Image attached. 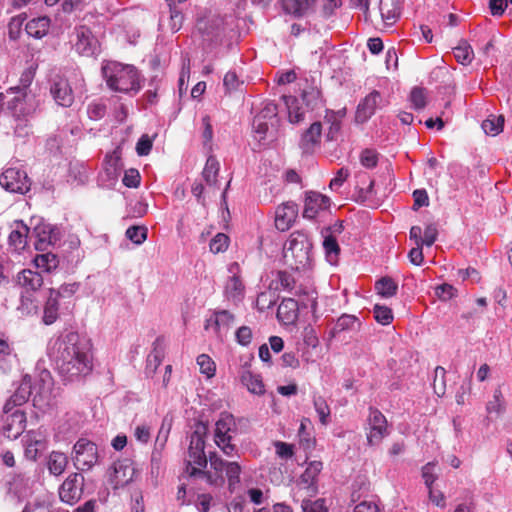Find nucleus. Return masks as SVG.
<instances>
[{"mask_svg":"<svg viewBox=\"0 0 512 512\" xmlns=\"http://www.w3.org/2000/svg\"><path fill=\"white\" fill-rule=\"evenodd\" d=\"M503 116H492L482 122V129L487 135L496 136L503 130Z\"/></svg>","mask_w":512,"mask_h":512,"instance_id":"43","label":"nucleus"},{"mask_svg":"<svg viewBox=\"0 0 512 512\" xmlns=\"http://www.w3.org/2000/svg\"><path fill=\"white\" fill-rule=\"evenodd\" d=\"M140 174L136 169H129L123 177V184L129 188H137L140 184Z\"/></svg>","mask_w":512,"mask_h":512,"instance_id":"60","label":"nucleus"},{"mask_svg":"<svg viewBox=\"0 0 512 512\" xmlns=\"http://www.w3.org/2000/svg\"><path fill=\"white\" fill-rule=\"evenodd\" d=\"M219 168L220 165L217 159L214 156L208 157L202 175L209 186L216 185Z\"/></svg>","mask_w":512,"mask_h":512,"instance_id":"39","label":"nucleus"},{"mask_svg":"<svg viewBox=\"0 0 512 512\" xmlns=\"http://www.w3.org/2000/svg\"><path fill=\"white\" fill-rule=\"evenodd\" d=\"M297 215L296 205L286 203L276 209L275 225L281 231L288 230Z\"/></svg>","mask_w":512,"mask_h":512,"instance_id":"26","label":"nucleus"},{"mask_svg":"<svg viewBox=\"0 0 512 512\" xmlns=\"http://www.w3.org/2000/svg\"><path fill=\"white\" fill-rule=\"evenodd\" d=\"M33 396L32 379L29 375H25L11 397L4 405V412L8 414L14 407L21 406L26 403L29 398Z\"/></svg>","mask_w":512,"mask_h":512,"instance_id":"19","label":"nucleus"},{"mask_svg":"<svg viewBox=\"0 0 512 512\" xmlns=\"http://www.w3.org/2000/svg\"><path fill=\"white\" fill-rule=\"evenodd\" d=\"M240 378L242 384L247 387L249 392L256 395L264 394L265 387L259 375H255L249 370H243Z\"/></svg>","mask_w":512,"mask_h":512,"instance_id":"33","label":"nucleus"},{"mask_svg":"<svg viewBox=\"0 0 512 512\" xmlns=\"http://www.w3.org/2000/svg\"><path fill=\"white\" fill-rule=\"evenodd\" d=\"M373 313L375 320L382 325H388L393 320L392 310L387 306L376 304L373 308Z\"/></svg>","mask_w":512,"mask_h":512,"instance_id":"48","label":"nucleus"},{"mask_svg":"<svg viewBox=\"0 0 512 512\" xmlns=\"http://www.w3.org/2000/svg\"><path fill=\"white\" fill-rule=\"evenodd\" d=\"M367 422V442L370 446L377 445L389 434L387 420L378 409L370 408Z\"/></svg>","mask_w":512,"mask_h":512,"instance_id":"12","label":"nucleus"},{"mask_svg":"<svg viewBox=\"0 0 512 512\" xmlns=\"http://www.w3.org/2000/svg\"><path fill=\"white\" fill-rule=\"evenodd\" d=\"M302 99L306 106L313 110L321 103V92L315 87H310L303 91Z\"/></svg>","mask_w":512,"mask_h":512,"instance_id":"46","label":"nucleus"},{"mask_svg":"<svg viewBox=\"0 0 512 512\" xmlns=\"http://www.w3.org/2000/svg\"><path fill=\"white\" fill-rule=\"evenodd\" d=\"M209 463L211 469L215 471L213 476L221 475L224 478L223 472H225L228 481V489L230 492H234L240 483L241 466L235 461L223 460L215 452L209 454Z\"/></svg>","mask_w":512,"mask_h":512,"instance_id":"7","label":"nucleus"},{"mask_svg":"<svg viewBox=\"0 0 512 512\" xmlns=\"http://www.w3.org/2000/svg\"><path fill=\"white\" fill-rule=\"evenodd\" d=\"M78 287L77 283L63 284L59 289H55V294L60 300L69 299L76 293Z\"/></svg>","mask_w":512,"mask_h":512,"instance_id":"61","label":"nucleus"},{"mask_svg":"<svg viewBox=\"0 0 512 512\" xmlns=\"http://www.w3.org/2000/svg\"><path fill=\"white\" fill-rule=\"evenodd\" d=\"M375 289L380 296L390 298L396 295L398 284L390 277H382L376 281Z\"/></svg>","mask_w":512,"mask_h":512,"instance_id":"38","label":"nucleus"},{"mask_svg":"<svg viewBox=\"0 0 512 512\" xmlns=\"http://www.w3.org/2000/svg\"><path fill=\"white\" fill-rule=\"evenodd\" d=\"M453 53L456 60L462 65L470 64L474 56L472 47L466 41H462L455 47Z\"/></svg>","mask_w":512,"mask_h":512,"instance_id":"41","label":"nucleus"},{"mask_svg":"<svg viewBox=\"0 0 512 512\" xmlns=\"http://www.w3.org/2000/svg\"><path fill=\"white\" fill-rule=\"evenodd\" d=\"M237 426L233 415L222 413L215 423L214 441L226 456H233L236 446L231 443L236 434Z\"/></svg>","mask_w":512,"mask_h":512,"instance_id":"5","label":"nucleus"},{"mask_svg":"<svg viewBox=\"0 0 512 512\" xmlns=\"http://www.w3.org/2000/svg\"><path fill=\"white\" fill-rule=\"evenodd\" d=\"M445 373H446V371L443 367L438 366L435 368V377H434V381H433V388H434V392L439 397H441L445 394V389H446L445 381H444Z\"/></svg>","mask_w":512,"mask_h":512,"instance_id":"53","label":"nucleus"},{"mask_svg":"<svg viewBox=\"0 0 512 512\" xmlns=\"http://www.w3.org/2000/svg\"><path fill=\"white\" fill-rule=\"evenodd\" d=\"M34 262L37 268L43 269L46 272H50L51 270L57 268L59 263L56 255L52 253L37 255L34 259Z\"/></svg>","mask_w":512,"mask_h":512,"instance_id":"44","label":"nucleus"},{"mask_svg":"<svg viewBox=\"0 0 512 512\" xmlns=\"http://www.w3.org/2000/svg\"><path fill=\"white\" fill-rule=\"evenodd\" d=\"M436 464L428 462L422 467V478L427 488H431L433 483L437 480L438 476L435 473Z\"/></svg>","mask_w":512,"mask_h":512,"instance_id":"55","label":"nucleus"},{"mask_svg":"<svg viewBox=\"0 0 512 512\" xmlns=\"http://www.w3.org/2000/svg\"><path fill=\"white\" fill-rule=\"evenodd\" d=\"M313 404L315 411L319 416V421L321 424L327 425L330 418V408L326 400L322 396L314 397Z\"/></svg>","mask_w":512,"mask_h":512,"instance_id":"45","label":"nucleus"},{"mask_svg":"<svg viewBox=\"0 0 512 512\" xmlns=\"http://www.w3.org/2000/svg\"><path fill=\"white\" fill-rule=\"evenodd\" d=\"M33 234L37 238L35 242V248L37 250H45L48 245L56 241L54 230L50 224L45 222H39L33 228Z\"/></svg>","mask_w":512,"mask_h":512,"instance_id":"27","label":"nucleus"},{"mask_svg":"<svg viewBox=\"0 0 512 512\" xmlns=\"http://www.w3.org/2000/svg\"><path fill=\"white\" fill-rule=\"evenodd\" d=\"M323 247L328 257H337L340 252V247L336 238L332 235H328L325 237L323 241Z\"/></svg>","mask_w":512,"mask_h":512,"instance_id":"58","label":"nucleus"},{"mask_svg":"<svg viewBox=\"0 0 512 512\" xmlns=\"http://www.w3.org/2000/svg\"><path fill=\"white\" fill-rule=\"evenodd\" d=\"M353 512H380V508L376 502L364 500L354 507Z\"/></svg>","mask_w":512,"mask_h":512,"instance_id":"64","label":"nucleus"},{"mask_svg":"<svg viewBox=\"0 0 512 512\" xmlns=\"http://www.w3.org/2000/svg\"><path fill=\"white\" fill-rule=\"evenodd\" d=\"M87 112H88L90 119H93V120L101 119L106 114V106L103 103L94 102L88 106Z\"/></svg>","mask_w":512,"mask_h":512,"instance_id":"63","label":"nucleus"},{"mask_svg":"<svg viewBox=\"0 0 512 512\" xmlns=\"http://www.w3.org/2000/svg\"><path fill=\"white\" fill-rule=\"evenodd\" d=\"M170 9V28L176 32L181 28L183 22V14L176 8L174 0H166Z\"/></svg>","mask_w":512,"mask_h":512,"instance_id":"49","label":"nucleus"},{"mask_svg":"<svg viewBox=\"0 0 512 512\" xmlns=\"http://www.w3.org/2000/svg\"><path fill=\"white\" fill-rule=\"evenodd\" d=\"M244 294V286L240 278L236 275L231 276L225 285L226 297L234 303L239 302Z\"/></svg>","mask_w":512,"mask_h":512,"instance_id":"36","label":"nucleus"},{"mask_svg":"<svg viewBox=\"0 0 512 512\" xmlns=\"http://www.w3.org/2000/svg\"><path fill=\"white\" fill-rule=\"evenodd\" d=\"M330 198L319 192L310 191L306 193L303 216L313 219L320 211L330 207Z\"/></svg>","mask_w":512,"mask_h":512,"instance_id":"21","label":"nucleus"},{"mask_svg":"<svg viewBox=\"0 0 512 512\" xmlns=\"http://www.w3.org/2000/svg\"><path fill=\"white\" fill-rule=\"evenodd\" d=\"M29 227L23 221H16L13 230L9 235V244L16 251L23 250L27 245Z\"/></svg>","mask_w":512,"mask_h":512,"instance_id":"29","label":"nucleus"},{"mask_svg":"<svg viewBox=\"0 0 512 512\" xmlns=\"http://www.w3.org/2000/svg\"><path fill=\"white\" fill-rule=\"evenodd\" d=\"M278 123L277 105L272 102L266 103L252 122L255 138L258 141L264 140L269 132L277 128Z\"/></svg>","mask_w":512,"mask_h":512,"instance_id":"6","label":"nucleus"},{"mask_svg":"<svg viewBox=\"0 0 512 512\" xmlns=\"http://www.w3.org/2000/svg\"><path fill=\"white\" fill-rule=\"evenodd\" d=\"M206 430L205 425H199L191 434L185 472L189 477L203 479L211 486H222L225 478L221 475L213 476L211 472L204 470L209 459L204 451Z\"/></svg>","mask_w":512,"mask_h":512,"instance_id":"2","label":"nucleus"},{"mask_svg":"<svg viewBox=\"0 0 512 512\" xmlns=\"http://www.w3.org/2000/svg\"><path fill=\"white\" fill-rule=\"evenodd\" d=\"M32 80H33L32 72L29 70L24 71L20 78V85L10 88L8 90V93L12 92L15 94H22L23 92H27V89L31 85Z\"/></svg>","mask_w":512,"mask_h":512,"instance_id":"56","label":"nucleus"},{"mask_svg":"<svg viewBox=\"0 0 512 512\" xmlns=\"http://www.w3.org/2000/svg\"><path fill=\"white\" fill-rule=\"evenodd\" d=\"M17 283L23 293L30 294L38 291L44 283L42 275L31 269H24L17 275Z\"/></svg>","mask_w":512,"mask_h":512,"instance_id":"22","label":"nucleus"},{"mask_svg":"<svg viewBox=\"0 0 512 512\" xmlns=\"http://www.w3.org/2000/svg\"><path fill=\"white\" fill-rule=\"evenodd\" d=\"M505 401L503 398L500 387L496 388L493 393V400H490L486 405V410L489 414L496 413L501 415L505 412Z\"/></svg>","mask_w":512,"mask_h":512,"instance_id":"42","label":"nucleus"},{"mask_svg":"<svg viewBox=\"0 0 512 512\" xmlns=\"http://www.w3.org/2000/svg\"><path fill=\"white\" fill-rule=\"evenodd\" d=\"M50 19L47 17H39L30 20L26 24V32L34 38H42L49 30Z\"/></svg>","mask_w":512,"mask_h":512,"instance_id":"35","label":"nucleus"},{"mask_svg":"<svg viewBox=\"0 0 512 512\" xmlns=\"http://www.w3.org/2000/svg\"><path fill=\"white\" fill-rule=\"evenodd\" d=\"M197 364L201 373L205 374L208 378L214 376L216 371L215 363L207 354L199 355L197 357Z\"/></svg>","mask_w":512,"mask_h":512,"instance_id":"50","label":"nucleus"},{"mask_svg":"<svg viewBox=\"0 0 512 512\" xmlns=\"http://www.w3.org/2000/svg\"><path fill=\"white\" fill-rule=\"evenodd\" d=\"M228 242H229V238L227 235H225L223 233H218L210 241V244H209L210 251L214 254L224 252L228 248Z\"/></svg>","mask_w":512,"mask_h":512,"instance_id":"52","label":"nucleus"},{"mask_svg":"<svg viewBox=\"0 0 512 512\" xmlns=\"http://www.w3.org/2000/svg\"><path fill=\"white\" fill-rule=\"evenodd\" d=\"M74 47L76 51L85 56L95 54L98 47V40L93 36L91 30L86 26H80L75 29Z\"/></svg>","mask_w":512,"mask_h":512,"instance_id":"18","label":"nucleus"},{"mask_svg":"<svg viewBox=\"0 0 512 512\" xmlns=\"http://www.w3.org/2000/svg\"><path fill=\"white\" fill-rule=\"evenodd\" d=\"M323 468L321 461H312L308 464L305 471L300 477V482L306 485V488L311 490L312 493L317 492L316 481Z\"/></svg>","mask_w":512,"mask_h":512,"instance_id":"31","label":"nucleus"},{"mask_svg":"<svg viewBox=\"0 0 512 512\" xmlns=\"http://www.w3.org/2000/svg\"><path fill=\"white\" fill-rule=\"evenodd\" d=\"M0 185L11 193L24 194L30 189L27 173L19 168H7L0 175Z\"/></svg>","mask_w":512,"mask_h":512,"instance_id":"11","label":"nucleus"},{"mask_svg":"<svg viewBox=\"0 0 512 512\" xmlns=\"http://www.w3.org/2000/svg\"><path fill=\"white\" fill-rule=\"evenodd\" d=\"M379 12L385 26H393L401 15L399 0H380Z\"/></svg>","mask_w":512,"mask_h":512,"instance_id":"24","label":"nucleus"},{"mask_svg":"<svg viewBox=\"0 0 512 512\" xmlns=\"http://www.w3.org/2000/svg\"><path fill=\"white\" fill-rule=\"evenodd\" d=\"M68 464V458L67 456L58 451H53L50 453L47 461V467L50 472V474L59 476L61 475Z\"/></svg>","mask_w":512,"mask_h":512,"instance_id":"34","label":"nucleus"},{"mask_svg":"<svg viewBox=\"0 0 512 512\" xmlns=\"http://www.w3.org/2000/svg\"><path fill=\"white\" fill-rule=\"evenodd\" d=\"M159 346H160V339H157L154 342L153 351L149 354V356L147 358L148 367H152L154 371L161 364L162 359H163V350Z\"/></svg>","mask_w":512,"mask_h":512,"instance_id":"54","label":"nucleus"},{"mask_svg":"<svg viewBox=\"0 0 512 512\" xmlns=\"http://www.w3.org/2000/svg\"><path fill=\"white\" fill-rule=\"evenodd\" d=\"M312 243L307 234L295 231L290 234L284 246V260L294 270L306 268L310 264Z\"/></svg>","mask_w":512,"mask_h":512,"instance_id":"4","label":"nucleus"},{"mask_svg":"<svg viewBox=\"0 0 512 512\" xmlns=\"http://www.w3.org/2000/svg\"><path fill=\"white\" fill-rule=\"evenodd\" d=\"M299 305L293 298L283 299L277 309V318L285 325L294 324L298 318Z\"/></svg>","mask_w":512,"mask_h":512,"instance_id":"25","label":"nucleus"},{"mask_svg":"<svg viewBox=\"0 0 512 512\" xmlns=\"http://www.w3.org/2000/svg\"><path fill=\"white\" fill-rule=\"evenodd\" d=\"M302 512H328L324 499H304L301 503Z\"/></svg>","mask_w":512,"mask_h":512,"instance_id":"51","label":"nucleus"},{"mask_svg":"<svg viewBox=\"0 0 512 512\" xmlns=\"http://www.w3.org/2000/svg\"><path fill=\"white\" fill-rule=\"evenodd\" d=\"M74 465L79 470H89L98 461V449L95 443L80 438L73 447Z\"/></svg>","mask_w":512,"mask_h":512,"instance_id":"8","label":"nucleus"},{"mask_svg":"<svg viewBox=\"0 0 512 512\" xmlns=\"http://www.w3.org/2000/svg\"><path fill=\"white\" fill-rule=\"evenodd\" d=\"M102 73L107 86L115 92L136 94L142 87L140 73L133 65L108 62Z\"/></svg>","mask_w":512,"mask_h":512,"instance_id":"3","label":"nucleus"},{"mask_svg":"<svg viewBox=\"0 0 512 512\" xmlns=\"http://www.w3.org/2000/svg\"><path fill=\"white\" fill-rule=\"evenodd\" d=\"M410 101L415 109H423L426 105V94L424 89L415 87L410 93Z\"/></svg>","mask_w":512,"mask_h":512,"instance_id":"57","label":"nucleus"},{"mask_svg":"<svg viewBox=\"0 0 512 512\" xmlns=\"http://www.w3.org/2000/svg\"><path fill=\"white\" fill-rule=\"evenodd\" d=\"M136 469L129 459H123L114 462L109 472V480L113 489L117 490L125 487L133 481Z\"/></svg>","mask_w":512,"mask_h":512,"instance_id":"13","label":"nucleus"},{"mask_svg":"<svg viewBox=\"0 0 512 512\" xmlns=\"http://www.w3.org/2000/svg\"><path fill=\"white\" fill-rule=\"evenodd\" d=\"M152 149V140L148 135H142L136 144V152L139 156H146Z\"/></svg>","mask_w":512,"mask_h":512,"instance_id":"62","label":"nucleus"},{"mask_svg":"<svg viewBox=\"0 0 512 512\" xmlns=\"http://www.w3.org/2000/svg\"><path fill=\"white\" fill-rule=\"evenodd\" d=\"M59 305L60 299L55 294V289L51 288L44 306L43 321L46 325H51L58 319Z\"/></svg>","mask_w":512,"mask_h":512,"instance_id":"32","label":"nucleus"},{"mask_svg":"<svg viewBox=\"0 0 512 512\" xmlns=\"http://www.w3.org/2000/svg\"><path fill=\"white\" fill-rule=\"evenodd\" d=\"M359 325L360 323L357 317H355L354 315L343 314L337 319L332 332L334 335H336L343 331L354 330L356 326Z\"/></svg>","mask_w":512,"mask_h":512,"instance_id":"40","label":"nucleus"},{"mask_svg":"<svg viewBox=\"0 0 512 512\" xmlns=\"http://www.w3.org/2000/svg\"><path fill=\"white\" fill-rule=\"evenodd\" d=\"M84 485V477L79 473L70 474L62 483L59 489V497L61 501L73 505L82 496Z\"/></svg>","mask_w":512,"mask_h":512,"instance_id":"15","label":"nucleus"},{"mask_svg":"<svg viewBox=\"0 0 512 512\" xmlns=\"http://www.w3.org/2000/svg\"><path fill=\"white\" fill-rule=\"evenodd\" d=\"M23 443L26 459L36 461L39 454L47 447V437L40 430H32L23 437Z\"/></svg>","mask_w":512,"mask_h":512,"instance_id":"17","label":"nucleus"},{"mask_svg":"<svg viewBox=\"0 0 512 512\" xmlns=\"http://www.w3.org/2000/svg\"><path fill=\"white\" fill-rule=\"evenodd\" d=\"M388 105V100L382 94L373 90L366 95L358 104L355 119L358 123L368 121L378 109H382Z\"/></svg>","mask_w":512,"mask_h":512,"instance_id":"10","label":"nucleus"},{"mask_svg":"<svg viewBox=\"0 0 512 512\" xmlns=\"http://www.w3.org/2000/svg\"><path fill=\"white\" fill-rule=\"evenodd\" d=\"M322 132V125L320 122H314L303 133L300 141V147L304 152H310L313 147L319 143Z\"/></svg>","mask_w":512,"mask_h":512,"instance_id":"30","label":"nucleus"},{"mask_svg":"<svg viewBox=\"0 0 512 512\" xmlns=\"http://www.w3.org/2000/svg\"><path fill=\"white\" fill-rule=\"evenodd\" d=\"M50 93L59 106L70 107L74 102L73 88L64 76L56 75L52 79Z\"/></svg>","mask_w":512,"mask_h":512,"instance_id":"16","label":"nucleus"},{"mask_svg":"<svg viewBox=\"0 0 512 512\" xmlns=\"http://www.w3.org/2000/svg\"><path fill=\"white\" fill-rule=\"evenodd\" d=\"M360 162L366 168H374L378 162V155L374 150L365 149L360 155Z\"/></svg>","mask_w":512,"mask_h":512,"instance_id":"59","label":"nucleus"},{"mask_svg":"<svg viewBox=\"0 0 512 512\" xmlns=\"http://www.w3.org/2000/svg\"><path fill=\"white\" fill-rule=\"evenodd\" d=\"M26 415L24 411L16 409L7 415L3 424V434L9 439H17L25 430Z\"/></svg>","mask_w":512,"mask_h":512,"instance_id":"20","label":"nucleus"},{"mask_svg":"<svg viewBox=\"0 0 512 512\" xmlns=\"http://www.w3.org/2000/svg\"><path fill=\"white\" fill-rule=\"evenodd\" d=\"M33 389V402L35 406L40 408L52 405L53 401V379L51 373L43 369L38 373V376L32 384Z\"/></svg>","mask_w":512,"mask_h":512,"instance_id":"9","label":"nucleus"},{"mask_svg":"<svg viewBox=\"0 0 512 512\" xmlns=\"http://www.w3.org/2000/svg\"><path fill=\"white\" fill-rule=\"evenodd\" d=\"M8 108L13 112L14 116L26 117L35 111L33 98L27 92L16 94L13 99L8 102Z\"/></svg>","mask_w":512,"mask_h":512,"instance_id":"23","label":"nucleus"},{"mask_svg":"<svg viewBox=\"0 0 512 512\" xmlns=\"http://www.w3.org/2000/svg\"><path fill=\"white\" fill-rule=\"evenodd\" d=\"M345 115L344 110L333 111L327 110L324 117L325 121L330 124L329 131L327 133L328 140H334L336 134L340 130L341 118Z\"/></svg>","mask_w":512,"mask_h":512,"instance_id":"37","label":"nucleus"},{"mask_svg":"<svg viewBox=\"0 0 512 512\" xmlns=\"http://www.w3.org/2000/svg\"><path fill=\"white\" fill-rule=\"evenodd\" d=\"M235 318L228 310H220L208 318L205 322V330L212 331L216 338L222 342L228 331L234 324Z\"/></svg>","mask_w":512,"mask_h":512,"instance_id":"14","label":"nucleus"},{"mask_svg":"<svg viewBox=\"0 0 512 512\" xmlns=\"http://www.w3.org/2000/svg\"><path fill=\"white\" fill-rule=\"evenodd\" d=\"M316 0H283V8L296 17L308 15L314 10Z\"/></svg>","mask_w":512,"mask_h":512,"instance_id":"28","label":"nucleus"},{"mask_svg":"<svg viewBox=\"0 0 512 512\" xmlns=\"http://www.w3.org/2000/svg\"><path fill=\"white\" fill-rule=\"evenodd\" d=\"M54 348L56 365L65 381H78L92 372V347L87 338L68 332L56 340Z\"/></svg>","mask_w":512,"mask_h":512,"instance_id":"1","label":"nucleus"},{"mask_svg":"<svg viewBox=\"0 0 512 512\" xmlns=\"http://www.w3.org/2000/svg\"><path fill=\"white\" fill-rule=\"evenodd\" d=\"M125 234L130 241L140 245L147 238V228L144 226H131L126 230Z\"/></svg>","mask_w":512,"mask_h":512,"instance_id":"47","label":"nucleus"}]
</instances>
